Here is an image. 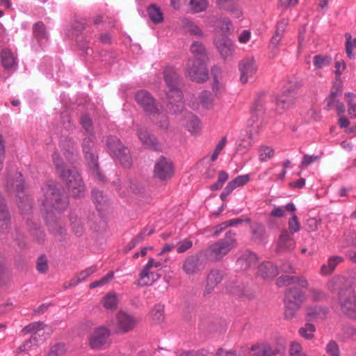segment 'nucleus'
I'll list each match as a JSON object with an SVG mask.
<instances>
[{"label": "nucleus", "instance_id": "nucleus-1", "mask_svg": "<svg viewBox=\"0 0 356 356\" xmlns=\"http://www.w3.org/2000/svg\"><path fill=\"white\" fill-rule=\"evenodd\" d=\"M42 213L62 211L68 206V197L61 188L54 183H45L42 185L38 199Z\"/></svg>", "mask_w": 356, "mask_h": 356}, {"label": "nucleus", "instance_id": "nucleus-2", "mask_svg": "<svg viewBox=\"0 0 356 356\" xmlns=\"http://www.w3.org/2000/svg\"><path fill=\"white\" fill-rule=\"evenodd\" d=\"M339 288V301L342 312L351 317L356 316V296L353 290V277H337L332 281Z\"/></svg>", "mask_w": 356, "mask_h": 356}, {"label": "nucleus", "instance_id": "nucleus-3", "mask_svg": "<svg viewBox=\"0 0 356 356\" xmlns=\"http://www.w3.org/2000/svg\"><path fill=\"white\" fill-rule=\"evenodd\" d=\"M236 232L229 230L225 233V237L203 250L204 257L211 262H217L222 259L234 248L238 246Z\"/></svg>", "mask_w": 356, "mask_h": 356}, {"label": "nucleus", "instance_id": "nucleus-4", "mask_svg": "<svg viewBox=\"0 0 356 356\" xmlns=\"http://www.w3.org/2000/svg\"><path fill=\"white\" fill-rule=\"evenodd\" d=\"M305 300V293L297 287L286 290L284 296V317L287 320L292 319Z\"/></svg>", "mask_w": 356, "mask_h": 356}, {"label": "nucleus", "instance_id": "nucleus-5", "mask_svg": "<svg viewBox=\"0 0 356 356\" xmlns=\"http://www.w3.org/2000/svg\"><path fill=\"white\" fill-rule=\"evenodd\" d=\"M106 145L111 154L119 160L123 167L129 168L131 165L132 160L129 150L117 137H107Z\"/></svg>", "mask_w": 356, "mask_h": 356}, {"label": "nucleus", "instance_id": "nucleus-6", "mask_svg": "<svg viewBox=\"0 0 356 356\" xmlns=\"http://www.w3.org/2000/svg\"><path fill=\"white\" fill-rule=\"evenodd\" d=\"M60 178L65 182L68 191L72 197H81L84 195L85 185L80 174L75 168H68L65 175Z\"/></svg>", "mask_w": 356, "mask_h": 356}, {"label": "nucleus", "instance_id": "nucleus-7", "mask_svg": "<svg viewBox=\"0 0 356 356\" xmlns=\"http://www.w3.org/2000/svg\"><path fill=\"white\" fill-rule=\"evenodd\" d=\"M269 100L270 98L266 94H259L251 108L248 125L252 127L256 131L261 126V119L265 114Z\"/></svg>", "mask_w": 356, "mask_h": 356}, {"label": "nucleus", "instance_id": "nucleus-8", "mask_svg": "<svg viewBox=\"0 0 356 356\" xmlns=\"http://www.w3.org/2000/svg\"><path fill=\"white\" fill-rule=\"evenodd\" d=\"M299 87V84L296 83H290L282 93L275 99V110L277 113H283L293 104Z\"/></svg>", "mask_w": 356, "mask_h": 356}, {"label": "nucleus", "instance_id": "nucleus-9", "mask_svg": "<svg viewBox=\"0 0 356 356\" xmlns=\"http://www.w3.org/2000/svg\"><path fill=\"white\" fill-rule=\"evenodd\" d=\"M204 253L200 250L195 254L187 256L182 264V270L188 276L195 275L202 272L206 262L202 258Z\"/></svg>", "mask_w": 356, "mask_h": 356}, {"label": "nucleus", "instance_id": "nucleus-10", "mask_svg": "<svg viewBox=\"0 0 356 356\" xmlns=\"http://www.w3.org/2000/svg\"><path fill=\"white\" fill-rule=\"evenodd\" d=\"M185 70L193 81L204 82L208 79L209 74L204 61L189 58L186 64Z\"/></svg>", "mask_w": 356, "mask_h": 356}, {"label": "nucleus", "instance_id": "nucleus-11", "mask_svg": "<svg viewBox=\"0 0 356 356\" xmlns=\"http://www.w3.org/2000/svg\"><path fill=\"white\" fill-rule=\"evenodd\" d=\"M286 347L280 345L275 348L266 342L255 343L250 348L249 356H275L276 355H284Z\"/></svg>", "mask_w": 356, "mask_h": 356}, {"label": "nucleus", "instance_id": "nucleus-12", "mask_svg": "<svg viewBox=\"0 0 356 356\" xmlns=\"http://www.w3.org/2000/svg\"><path fill=\"white\" fill-rule=\"evenodd\" d=\"M165 81L169 88L166 92L168 98L173 97L174 93L176 97L181 98V91L179 89V76L175 69L172 67H166L163 71Z\"/></svg>", "mask_w": 356, "mask_h": 356}, {"label": "nucleus", "instance_id": "nucleus-13", "mask_svg": "<svg viewBox=\"0 0 356 356\" xmlns=\"http://www.w3.org/2000/svg\"><path fill=\"white\" fill-rule=\"evenodd\" d=\"M15 181H8L7 186L13 188H15L17 196L19 198L20 201L18 202L19 208L22 211H29L31 208V204L29 200L28 197L23 195L24 186V180L22 179V175L20 172H16L15 174Z\"/></svg>", "mask_w": 356, "mask_h": 356}, {"label": "nucleus", "instance_id": "nucleus-14", "mask_svg": "<svg viewBox=\"0 0 356 356\" xmlns=\"http://www.w3.org/2000/svg\"><path fill=\"white\" fill-rule=\"evenodd\" d=\"M96 137L95 134L86 135L82 143V150L88 166H95L98 155L95 149Z\"/></svg>", "mask_w": 356, "mask_h": 356}, {"label": "nucleus", "instance_id": "nucleus-15", "mask_svg": "<svg viewBox=\"0 0 356 356\" xmlns=\"http://www.w3.org/2000/svg\"><path fill=\"white\" fill-rule=\"evenodd\" d=\"M173 165L172 162L164 156H161L155 163L154 177L161 181L170 179L173 175Z\"/></svg>", "mask_w": 356, "mask_h": 356}, {"label": "nucleus", "instance_id": "nucleus-16", "mask_svg": "<svg viewBox=\"0 0 356 356\" xmlns=\"http://www.w3.org/2000/svg\"><path fill=\"white\" fill-rule=\"evenodd\" d=\"M135 98L147 115H155L157 113L155 99L149 92L144 90H139L136 93Z\"/></svg>", "mask_w": 356, "mask_h": 356}, {"label": "nucleus", "instance_id": "nucleus-17", "mask_svg": "<svg viewBox=\"0 0 356 356\" xmlns=\"http://www.w3.org/2000/svg\"><path fill=\"white\" fill-rule=\"evenodd\" d=\"M137 321L131 315L119 312L116 314V332L127 333L134 330L136 325Z\"/></svg>", "mask_w": 356, "mask_h": 356}, {"label": "nucleus", "instance_id": "nucleus-18", "mask_svg": "<svg viewBox=\"0 0 356 356\" xmlns=\"http://www.w3.org/2000/svg\"><path fill=\"white\" fill-rule=\"evenodd\" d=\"M241 72V81L246 83L249 79L252 78L257 70L255 59L252 57L243 59L238 65Z\"/></svg>", "mask_w": 356, "mask_h": 356}, {"label": "nucleus", "instance_id": "nucleus-19", "mask_svg": "<svg viewBox=\"0 0 356 356\" xmlns=\"http://www.w3.org/2000/svg\"><path fill=\"white\" fill-rule=\"evenodd\" d=\"M111 335L108 329L104 327L97 328L89 339V345L92 349H99L105 345Z\"/></svg>", "mask_w": 356, "mask_h": 356}, {"label": "nucleus", "instance_id": "nucleus-20", "mask_svg": "<svg viewBox=\"0 0 356 356\" xmlns=\"http://www.w3.org/2000/svg\"><path fill=\"white\" fill-rule=\"evenodd\" d=\"M223 277V273L219 269L211 270L207 276L203 296L206 297L211 294L218 284L222 282Z\"/></svg>", "mask_w": 356, "mask_h": 356}, {"label": "nucleus", "instance_id": "nucleus-21", "mask_svg": "<svg viewBox=\"0 0 356 356\" xmlns=\"http://www.w3.org/2000/svg\"><path fill=\"white\" fill-rule=\"evenodd\" d=\"M289 230L282 231L278 241L276 251L280 252L282 251H291L295 248L296 242Z\"/></svg>", "mask_w": 356, "mask_h": 356}, {"label": "nucleus", "instance_id": "nucleus-22", "mask_svg": "<svg viewBox=\"0 0 356 356\" xmlns=\"http://www.w3.org/2000/svg\"><path fill=\"white\" fill-rule=\"evenodd\" d=\"M215 44L224 59L232 56L234 51V45L227 37L222 36L219 39L215 40Z\"/></svg>", "mask_w": 356, "mask_h": 356}, {"label": "nucleus", "instance_id": "nucleus-23", "mask_svg": "<svg viewBox=\"0 0 356 356\" xmlns=\"http://www.w3.org/2000/svg\"><path fill=\"white\" fill-rule=\"evenodd\" d=\"M216 3L219 9L229 12L236 18L243 15L238 0H216Z\"/></svg>", "mask_w": 356, "mask_h": 356}, {"label": "nucleus", "instance_id": "nucleus-24", "mask_svg": "<svg viewBox=\"0 0 356 356\" xmlns=\"http://www.w3.org/2000/svg\"><path fill=\"white\" fill-rule=\"evenodd\" d=\"M257 261V256L254 252L245 250L237 259L236 265L241 270H247L254 266Z\"/></svg>", "mask_w": 356, "mask_h": 356}, {"label": "nucleus", "instance_id": "nucleus-25", "mask_svg": "<svg viewBox=\"0 0 356 356\" xmlns=\"http://www.w3.org/2000/svg\"><path fill=\"white\" fill-rule=\"evenodd\" d=\"M49 230L54 235H62L64 227L54 213L43 214Z\"/></svg>", "mask_w": 356, "mask_h": 356}, {"label": "nucleus", "instance_id": "nucleus-26", "mask_svg": "<svg viewBox=\"0 0 356 356\" xmlns=\"http://www.w3.org/2000/svg\"><path fill=\"white\" fill-rule=\"evenodd\" d=\"M277 274V266L270 261L263 262L258 266L257 275L264 280L272 279Z\"/></svg>", "mask_w": 356, "mask_h": 356}, {"label": "nucleus", "instance_id": "nucleus-27", "mask_svg": "<svg viewBox=\"0 0 356 356\" xmlns=\"http://www.w3.org/2000/svg\"><path fill=\"white\" fill-rule=\"evenodd\" d=\"M138 135L140 140L141 141L144 146H145L147 148L154 149L155 150H157L159 149V147L157 139L154 137V135H152L149 133H148L147 130L141 129H138Z\"/></svg>", "mask_w": 356, "mask_h": 356}, {"label": "nucleus", "instance_id": "nucleus-28", "mask_svg": "<svg viewBox=\"0 0 356 356\" xmlns=\"http://www.w3.org/2000/svg\"><path fill=\"white\" fill-rule=\"evenodd\" d=\"M10 223V215L8 211L5 200L0 193V229L2 232H6Z\"/></svg>", "mask_w": 356, "mask_h": 356}, {"label": "nucleus", "instance_id": "nucleus-29", "mask_svg": "<svg viewBox=\"0 0 356 356\" xmlns=\"http://www.w3.org/2000/svg\"><path fill=\"white\" fill-rule=\"evenodd\" d=\"M150 270L151 269H148L145 271V267L143 268L139 275V280L138 282V286H145L152 285L160 277V275L159 273L152 272Z\"/></svg>", "mask_w": 356, "mask_h": 356}, {"label": "nucleus", "instance_id": "nucleus-30", "mask_svg": "<svg viewBox=\"0 0 356 356\" xmlns=\"http://www.w3.org/2000/svg\"><path fill=\"white\" fill-rule=\"evenodd\" d=\"M184 117L186 122H184V124L187 129L192 134L197 133L201 129L200 122L197 117L190 112L186 113Z\"/></svg>", "mask_w": 356, "mask_h": 356}, {"label": "nucleus", "instance_id": "nucleus-31", "mask_svg": "<svg viewBox=\"0 0 356 356\" xmlns=\"http://www.w3.org/2000/svg\"><path fill=\"white\" fill-rule=\"evenodd\" d=\"M327 314V309L316 305L307 309V316L309 321L323 320Z\"/></svg>", "mask_w": 356, "mask_h": 356}, {"label": "nucleus", "instance_id": "nucleus-32", "mask_svg": "<svg viewBox=\"0 0 356 356\" xmlns=\"http://www.w3.org/2000/svg\"><path fill=\"white\" fill-rule=\"evenodd\" d=\"M252 240L257 242H264L267 238L266 229L261 224L254 222L250 226Z\"/></svg>", "mask_w": 356, "mask_h": 356}, {"label": "nucleus", "instance_id": "nucleus-33", "mask_svg": "<svg viewBox=\"0 0 356 356\" xmlns=\"http://www.w3.org/2000/svg\"><path fill=\"white\" fill-rule=\"evenodd\" d=\"M181 26L183 29L191 35L202 36L203 32L193 21L188 18L181 19Z\"/></svg>", "mask_w": 356, "mask_h": 356}, {"label": "nucleus", "instance_id": "nucleus-34", "mask_svg": "<svg viewBox=\"0 0 356 356\" xmlns=\"http://www.w3.org/2000/svg\"><path fill=\"white\" fill-rule=\"evenodd\" d=\"M172 95L174 97L168 98V99L170 100L169 103L167 105L168 110L173 114H178L179 113H181L184 109V102L182 101L183 95H181L180 99L176 97L174 93H172Z\"/></svg>", "mask_w": 356, "mask_h": 356}, {"label": "nucleus", "instance_id": "nucleus-35", "mask_svg": "<svg viewBox=\"0 0 356 356\" xmlns=\"http://www.w3.org/2000/svg\"><path fill=\"white\" fill-rule=\"evenodd\" d=\"M343 261L340 256H332L329 258L327 264H323L321 268V274L326 275L332 273L337 264Z\"/></svg>", "mask_w": 356, "mask_h": 356}, {"label": "nucleus", "instance_id": "nucleus-36", "mask_svg": "<svg viewBox=\"0 0 356 356\" xmlns=\"http://www.w3.org/2000/svg\"><path fill=\"white\" fill-rule=\"evenodd\" d=\"M147 13L150 19L154 24H160L163 21V13L160 8L155 4L152 3L147 8Z\"/></svg>", "mask_w": 356, "mask_h": 356}, {"label": "nucleus", "instance_id": "nucleus-37", "mask_svg": "<svg viewBox=\"0 0 356 356\" xmlns=\"http://www.w3.org/2000/svg\"><path fill=\"white\" fill-rule=\"evenodd\" d=\"M191 53L194 56V60L204 61L207 57L206 49L202 43L194 42L191 47Z\"/></svg>", "mask_w": 356, "mask_h": 356}, {"label": "nucleus", "instance_id": "nucleus-38", "mask_svg": "<svg viewBox=\"0 0 356 356\" xmlns=\"http://www.w3.org/2000/svg\"><path fill=\"white\" fill-rule=\"evenodd\" d=\"M33 34L35 38L39 42H42L43 40H47V33L44 24L38 22H36L33 27Z\"/></svg>", "mask_w": 356, "mask_h": 356}, {"label": "nucleus", "instance_id": "nucleus-39", "mask_svg": "<svg viewBox=\"0 0 356 356\" xmlns=\"http://www.w3.org/2000/svg\"><path fill=\"white\" fill-rule=\"evenodd\" d=\"M1 63L4 68L10 69L16 64L15 58L9 49H3L1 54Z\"/></svg>", "mask_w": 356, "mask_h": 356}, {"label": "nucleus", "instance_id": "nucleus-40", "mask_svg": "<svg viewBox=\"0 0 356 356\" xmlns=\"http://www.w3.org/2000/svg\"><path fill=\"white\" fill-rule=\"evenodd\" d=\"M186 1L193 13L205 10L209 5L207 0H186Z\"/></svg>", "mask_w": 356, "mask_h": 356}, {"label": "nucleus", "instance_id": "nucleus-41", "mask_svg": "<svg viewBox=\"0 0 356 356\" xmlns=\"http://www.w3.org/2000/svg\"><path fill=\"white\" fill-rule=\"evenodd\" d=\"M92 197L97 209L99 211L104 209V206L107 202V197L103 195V193L100 191L93 190Z\"/></svg>", "mask_w": 356, "mask_h": 356}, {"label": "nucleus", "instance_id": "nucleus-42", "mask_svg": "<svg viewBox=\"0 0 356 356\" xmlns=\"http://www.w3.org/2000/svg\"><path fill=\"white\" fill-rule=\"evenodd\" d=\"M41 339H38L36 333L33 334L31 338L26 341L18 348V352H27L32 349L33 346H38L40 343Z\"/></svg>", "mask_w": 356, "mask_h": 356}, {"label": "nucleus", "instance_id": "nucleus-43", "mask_svg": "<svg viewBox=\"0 0 356 356\" xmlns=\"http://www.w3.org/2000/svg\"><path fill=\"white\" fill-rule=\"evenodd\" d=\"M259 159L261 162H266L274 156V149L267 145L260 146L259 150Z\"/></svg>", "mask_w": 356, "mask_h": 356}, {"label": "nucleus", "instance_id": "nucleus-44", "mask_svg": "<svg viewBox=\"0 0 356 356\" xmlns=\"http://www.w3.org/2000/svg\"><path fill=\"white\" fill-rule=\"evenodd\" d=\"M348 104V111L351 118L356 117V95L351 92L345 94Z\"/></svg>", "mask_w": 356, "mask_h": 356}, {"label": "nucleus", "instance_id": "nucleus-45", "mask_svg": "<svg viewBox=\"0 0 356 356\" xmlns=\"http://www.w3.org/2000/svg\"><path fill=\"white\" fill-rule=\"evenodd\" d=\"M153 118L152 121L163 129H167L169 126V121L168 117L159 112L157 108V113L155 115H152Z\"/></svg>", "mask_w": 356, "mask_h": 356}, {"label": "nucleus", "instance_id": "nucleus-46", "mask_svg": "<svg viewBox=\"0 0 356 356\" xmlns=\"http://www.w3.org/2000/svg\"><path fill=\"white\" fill-rule=\"evenodd\" d=\"M53 162L56 169V172L61 177L62 176L65 175L67 172V170L64 163L63 162L60 155L57 152H54L52 155Z\"/></svg>", "mask_w": 356, "mask_h": 356}, {"label": "nucleus", "instance_id": "nucleus-47", "mask_svg": "<svg viewBox=\"0 0 356 356\" xmlns=\"http://www.w3.org/2000/svg\"><path fill=\"white\" fill-rule=\"evenodd\" d=\"M341 90L339 88H333L332 90L330 96L325 99L327 108L328 110L334 108L337 105V102H339L337 97L341 95Z\"/></svg>", "mask_w": 356, "mask_h": 356}, {"label": "nucleus", "instance_id": "nucleus-48", "mask_svg": "<svg viewBox=\"0 0 356 356\" xmlns=\"http://www.w3.org/2000/svg\"><path fill=\"white\" fill-rule=\"evenodd\" d=\"M250 180L249 175H239L229 181L227 184L234 191L236 188L245 185Z\"/></svg>", "mask_w": 356, "mask_h": 356}, {"label": "nucleus", "instance_id": "nucleus-49", "mask_svg": "<svg viewBox=\"0 0 356 356\" xmlns=\"http://www.w3.org/2000/svg\"><path fill=\"white\" fill-rule=\"evenodd\" d=\"M332 63V58L327 56L316 55L314 58V65L316 69H321L328 66Z\"/></svg>", "mask_w": 356, "mask_h": 356}, {"label": "nucleus", "instance_id": "nucleus-50", "mask_svg": "<svg viewBox=\"0 0 356 356\" xmlns=\"http://www.w3.org/2000/svg\"><path fill=\"white\" fill-rule=\"evenodd\" d=\"M154 232V228L145 227L139 234L132 239V246H136L143 241L147 236H150Z\"/></svg>", "mask_w": 356, "mask_h": 356}, {"label": "nucleus", "instance_id": "nucleus-51", "mask_svg": "<svg viewBox=\"0 0 356 356\" xmlns=\"http://www.w3.org/2000/svg\"><path fill=\"white\" fill-rule=\"evenodd\" d=\"M43 325L44 324L42 322L32 323L24 327L22 332L25 334L32 332H33V334L36 333V336L38 338L40 337L38 332L43 329Z\"/></svg>", "mask_w": 356, "mask_h": 356}, {"label": "nucleus", "instance_id": "nucleus-52", "mask_svg": "<svg viewBox=\"0 0 356 356\" xmlns=\"http://www.w3.org/2000/svg\"><path fill=\"white\" fill-rule=\"evenodd\" d=\"M163 308H164V307L163 305H157L151 311L152 318L155 323H159L163 321V319H164Z\"/></svg>", "mask_w": 356, "mask_h": 356}, {"label": "nucleus", "instance_id": "nucleus-53", "mask_svg": "<svg viewBox=\"0 0 356 356\" xmlns=\"http://www.w3.org/2000/svg\"><path fill=\"white\" fill-rule=\"evenodd\" d=\"M200 102L204 108L209 109L212 106L213 98L211 92L204 90L199 95Z\"/></svg>", "mask_w": 356, "mask_h": 356}, {"label": "nucleus", "instance_id": "nucleus-54", "mask_svg": "<svg viewBox=\"0 0 356 356\" xmlns=\"http://www.w3.org/2000/svg\"><path fill=\"white\" fill-rule=\"evenodd\" d=\"M229 175L227 172L221 170L218 172L217 181L210 186L211 191H217L221 188L223 184L227 181Z\"/></svg>", "mask_w": 356, "mask_h": 356}, {"label": "nucleus", "instance_id": "nucleus-55", "mask_svg": "<svg viewBox=\"0 0 356 356\" xmlns=\"http://www.w3.org/2000/svg\"><path fill=\"white\" fill-rule=\"evenodd\" d=\"M315 330V326L312 323H307L299 330V333L301 337L309 340L314 337Z\"/></svg>", "mask_w": 356, "mask_h": 356}, {"label": "nucleus", "instance_id": "nucleus-56", "mask_svg": "<svg viewBox=\"0 0 356 356\" xmlns=\"http://www.w3.org/2000/svg\"><path fill=\"white\" fill-rule=\"evenodd\" d=\"M103 305L107 309H115L117 308L118 301L115 294L108 293L103 299Z\"/></svg>", "mask_w": 356, "mask_h": 356}, {"label": "nucleus", "instance_id": "nucleus-57", "mask_svg": "<svg viewBox=\"0 0 356 356\" xmlns=\"http://www.w3.org/2000/svg\"><path fill=\"white\" fill-rule=\"evenodd\" d=\"M289 356H305L307 354L303 350L302 346L296 341H292L289 348Z\"/></svg>", "mask_w": 356, "mask_h": 356}, {"label": "nucleus", "instance_id": "nucleus-58", "mask_svg": "<svg viewBox=\"0 0 356 356\" xmlns=\"http://www.w3.org/2000/svg\"><path fill=\"white\" fill-rule=\"evenodd\" d=\"M346 39V51L348 56L351 58L354 56L352 52L353 48H356V38L352 41L351 35L348 33L345 35Z\"/></svg>", "mask_w": 356, "mask_h": 356}, {"label": "nucleus", "instance_id": "nucleus-59", "mask_svg": "<svg viewBox=\"0 0 356 356\" xmlns=\"http://www.w3.org/2000/svg\"><path fill=\"white\" fill-rule=\"evenodd\" d=\"M65 353V346L62 343H57L50 348L47 356H63Z\"/></svg>", "mask_w": 356, "mask_h": 356}, {"label": "nucleus", "instance_id": "nucleus-60", "mask_svg": "<svg viewBox=\"0 0 356 356\" xmlns=\"http://www.w3.org/2000/svg\"><path fill=\"white\" fill-rule=\"evenodd\" d=\"M80 123L87 132V135L94 134L92 120L88 115L81 116Z\"/></svg>", "mask_w": 356, "mask_h": 356}, {"label": "nucleus", "instance_id": "nucleus-61", "mask_svg": "<svg viewBox=\"0 0 356 356\" xmlns=\"http://www.w3.org/2000/svg\"><path fill=\"white\" fill-rule=\"evenodd\" d=\"M295 275H284L279 277L276 281V284L279 287L294 284Z\"/></svg>", "mask_w": 356, "mask_h": 356}, {"label": "nucleus", "instance_id": "nucleus-62", "mask_svg": "<svg viewBox=\"0 0 356 356\" xmlns=\"http://www.w3.org/2000/svg\"><path fill=\"white\" fill-rule=\"evenodd\" d=\"M193 241L189 238H186L179 241L177 245V252L178 253H184L189 250L193 246Z\"/></svg>", "mask_w": 356, "mask_h": 356}, {"label": "nucleus", "instance_id": "nucleus-63", "mask_svg": "<svg viewBox=\"0 0 356 356\" xmlns=\"http://www.w3.org/2000/svg\"><path fill=\"white\" fill-rule=\"evenodd\" d=\"M289 232L291 234L296 233L300 229V225L298 221V216L296 214H293L291 218L289 221Z\"/></svg>", "mask_w": 356, "mask_h": 356}, {"label": "nucleus", "instance_id": "nucleus-64", "mask_svg": "<svg viewBox=\"0 0 356 356\" xmlns=\"http://www.w3.org/2000/svg\"><path fill=\"white\" fill-rule=\"evenodd\" d=\"M37 270L40 273H45L48 270L47 259L44 255H41L37 261Z\"/></svg>", "mask_w": 356, "mask_h": 356}]
</instances>
